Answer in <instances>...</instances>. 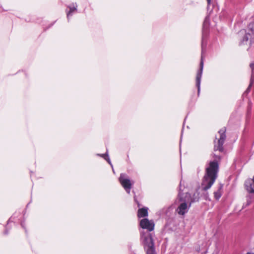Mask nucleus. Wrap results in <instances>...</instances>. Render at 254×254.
Masks as SVG:
<instances>
[{
	"label": "nucleus",
	"instance_id": "obj_4",
	"mask_svg": "<svg viewBox=\"0 0 254 254\" xmlns=\"http://www.w3.org/2000/svg\"><path fill=\"white\" fill-rule=\"evenodd\" d=\"M141 240L146 252V254H156L155 252L154 243L151 234H142Z\"/></svg>",
	"mask_w": 254,
	"mask_h": 254
},
{
	"label": "nucleus",
	"instance_id": "obj_15",
	"mask_svg": "<svg viewBox=\"0 0 254 254\" xmlns=\"http://www.w3.org/2000/svg\"><path fill=\"white\" fill-rule=\"evenodd\" d=\"M207 1L208 4L207 8L208 9L211 4V0H207Z\"/></svg>",
	"mask_w": 254,
	"mask_h": 254
},
{
	"label": "nucleus",
	"instance_id": "obj_3",
	"mask_svg": "<svg viewBox=\"0 0 254 254\" xmlns=\"http://www.w3.org/2000/svg\"><path fill=\"white\" fill-rule=\"evenodd\" d=\"M181 185L182 181H181L180 183L178 196L176 201V203H178V207L176 209V211L179 215H184L188 212L191 204L189 203L190 194L189 193L184 194L182 192V190L181 188Z\"/></svg>",
	"mask_w": 254,
	"mask_h": 254
},
{
	"label": "nucleus",
	"instance_id": "obj_16",
	"mask_svg": "<svg viewBox=\"0 0 254 254\" xmlns=\"http://www.w3.org/2000/svg\"><path fill=\"white\" fill-rule=\"evenodd\" d=\"M251 202H252V201L251 200H249V199L247 200L246 205H250L251 203Z\"/></svg>",
	"mask_w": 254,
	"mask_h": 254
},
{
	"label": "nucleus",
	"instance_id": "obj_17",
	"mask_svg": "<svg viewBox=\"0 0 254 254\" xmlns=\"http://www.w3.org/2000/svg\"><path fill=\"white\" fill-rule=\"evenodd\" d=\"M247 254H251L248 253H247Z\"/></svg>",
	"mask_w": 254,
	"mask_h": 254
},
{
	"label": "nucleus",
	"instance_id": "obj_1",
	"mask_svg": "<svg viewBox=\"0 0 254 254\" xmlns=\"http://www.w3.org/2000/svg\"><path fill=\"white\" fill-rule=\"evenodd\" d=\"M217 159L219 160L220 157L217 156L214 161H210L206 166L205 174L201 183V188L203 190H206L210 189L217 177L219 170Z\"/></svg>",
	"mask_w": 254,
	"mask_h": 254
},
{
	"label": "nucleus",
	"instance_id": "obj_2",
	"mask_svg": "<svg viewBox=\"0 0 254 254\" xmlns=\"http://www.w3.org/2000/svg\"><path fill=\"white\" fill-rule=\"evenodd\" d=\"M209 26V16H206L204 19L202 27V41H201V61L200 63V68L197 71L196 77V86L197 88L198 95H199L200 89V82L201 78L203 68V59L204 53L205 51V47L206 45V37L208 32V28Z\"/></svg>",
	"mask_w": 254,
	"mask_h": 254
},
{
	"label": "nucleus",
	"instance_id": "obj_10",
	"mask_svg": "<svg viewBox=\"0 0 254 254\" xmlns=\"http://www.w3.org/2000/svg\"><path fill=\"white\" fill-rule=\"evenodd\" d=\"M250 67L252 69V76H251V83L247 90V92H248L252 85V83H253V77L254 76V63H251L250 64Z\"/></svg>",
	"mask_w": 254,
	"mask_h": 254
},
{
	"label": "nucleus",
	"instance_id": "obj_12",
	"mask_svg": "<svg viewBox=\"0 0 254 254\" xmlns=\"http://www.w3.org/2000/svg\"><path fill=\"white\" fill-rule=\"evenodd\" d=\"M199 199V196H198V193H197V195H196L195 194H194L193 197L191 198V196H190V200L189 202V203L191 204L192 202L197 201Z\"/></svg>",
	"mask_w": 254,
	"mask_h": 254
},
{
	"label": "nucleus",
	"instance_id": "obj_13",
	"mask_svg": "<svg viewBox=\"0 0 254 254\" xmlns=\"http://www.w3.org/2000/svg\"><path fill=\"white\" fill-rule=\"evenodd\" d=\"M100 156H102L103 158H104L106 160L108 161V162L112 166V164L111 162V161L110 160V158L108 156V151H107L106 153L104 154L99 155Z\"/></svg>",
	"mask_w": 254,
	"mask_h": 254
},
{
	"label": "nucleus",
	"instance_id": "obj_14",
	"mask_svg": "<svg viewBox=\"0 0 254 254\" xmlns=\"http://www.w3.org/2000/svg\"><path fill=\"white\" fill-rule=\"evenodd\" d=\"M214 197L216 199H219L221 196V194L219 190H217V191L214 192Z\"/></svg>",
	"mask_w": 254,
	"mask_h": 254
},
{
	"label": "nucleus",
	"instance_id": "obj_6",
	"mask_svg": "<svg viewBox=\"0 0 254 254\" xmlns=\"http://www.w3.org/2000/svg\"><path fill=\"white\" fill-rule=\"evenodd\" d=\"M225 132L226 128L225 127L221 128L218 131L219 138L217 142V145L215 144L214 146L215 150H219L221 152L223 150V145L226 138Z\"/></svg>",
	"mask_w": 254,
	"mask_h": 254
},
{
	"label": "nucleus",
	"instance_id": "obj_8",
	"mask_svg": "<svg viewBox=\"0 0 254 254\" xmlns=\"http://www.w3.org/2000/svg\"><path fill=\"white\" fill-rule=\"evenodd\" d=\"M140 225L142 228L147 229L148 231H153L154 228V222L147 218L142 219L140 222Z\"/></svg>",
	"mask_w": 254,
	"mask_h": 254
},
{
	"label": "nucleus",
	"instance_id": "obj_11",
	"mask_svg": "<svg viewBox=\"0 0 254 254\" xmlns=\"http://www.w3.org/2000/svg\"><path fill=\"white\" fill-rule=\"evenodd\" d=\"M77 4L75 3V5H73V6H69L68 8H69V10L67 12V17L68 19L69 17L71 15L72 13L76 10Z\"/></svg>",
	"mask_w": 254,
	"mask_h": 254
},
{
	"label": "nucleus",
	"instance_id": "obj_5",
	"mask_svg": "<svg viewBox=\"0 0 254 254\" xmlns=\"http://www.w3.org/2000/svg\"><path fill=\"white\" fill-rule=\"evenodd\" d=\"M249 40H250L251 44L254 40V21L249 24L247 31L241 42V44H245V42Z\"/></svg>",
	"mask_w": 254,
	"mask_h": 254
},
{
	"label": "nucleus",
	"instance_id": "obj_7",
	"mask_svg": "<svg viewBox=\"0 0 254 254\" xmlns=\"http://www.w3.org/2000/svg\"><path fill=\"white\" fill-rule=\"evenodd\" d=\"M119 181L127 192L129 194L132 186L130 180L126 174H121L119 178Z\"/></svg>",
	"mask_w": 254,
	"mask_h": 254
},
{
	"label": "nucleus",
	"instance_id": "obj_9",
	"mask_svg": "<svg viewBox=\"0 0 254 254\" xmlns=\"http://www.w3.org/2000/svg\"><path fill=\"white\" fill-rule=\"evenodd\" d=\"M148 215V208L144 207L139 209L138 210L137 216L138 217H144Z\"/></svg>",
	"mask_w": 254,
	"mask_h": 254
}]
</instances>
